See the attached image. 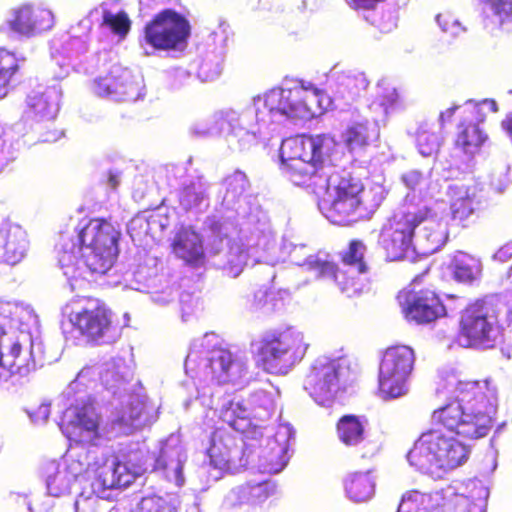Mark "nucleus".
Returning <instances> with one entry per match:
<instances>
[{
	"instance_id": "nucleus-1",
	"label": "nucleus",
	"mask_w": 512,
	"mask_h": 512,
	"mask_svg": "<svg viewBox=\"0 0 512 512\" xmlns=\"http://www.w3.org/2000/svg\"><path fill=\"white\" fill-rule=\"evenodd\" d=\"M95 376L118 401L113 403L108 431L111 437L129 435L158 418L159 406L147 397L138 381L132 383L133 371L123 359L83 368L57 400V406L62 409L58 425L62 433L76 444L70 447L61 461L49 460L41 466L47 492L53 497L68 494L78 478L90 475L99 464L95 452L103 436L99 415L87 391L88 382Z\"/></svg>"
},
{
	"instance_id": "nucleus-2",
	"label": "nucleus",
	"mask_w": 512,
	"mask_h": 512,
	"mask_svg": "<svg viewBox=\"0 0 512 512\" xmlns=\"http://www.w3.org/2000/svg\"><path fill=\"white\" fill-rule=\"evenodd\" d=\"M336 146L328 134L298 135L284 139L280 146V169L296 186L324 191L318 202L321 213L332 223L350 225L368 219L384 199L381 187L365 191L359 179L338 173L331 165Z\"/></svg>"
},
{
	"instance_id": "nucleus-3",
	"label": "nucleus",
	"mask_w": 512,
	"mask_h": 512,
	"mask_svg": "<svg viewBox=\"0 0 512 512\" xmlns=\"http://www.w3.org/2000/svg\"><path fill=\"white\" fill-rule=\"evenodd\" d=\"M322 109L323 95L312 83L285 80L281 87L254 97L241 112L216 111L209 119L195 122L189 131L198 138L223 135L232 149L243 151L266 139L277 125L310 119Z\"/></svg>"
},
{
	"instance_id": "nucleus-4",
	"label": "nucleus",
	"mask_w": 512,
	"mask_h": 512,
	"mask_svg": "<svg viewBox=\"0 0 512 512\" xmlns=\"http://www.w3.org/2000/svg\"><path fill=\"white\" fill-rule=\"evenodd\" d=\"M119 235L109 222L92 219L79 226L76 239L61 237L58 263L71 292L109 275L118 256Z\"/></svg>"
},
{
	"instance_id": "nucleus-5",
	"label": "nucleus",
	"mask_w": 512,
	"mask_h": 512,
	"mask_svg": "<svg viewBox=\"0 0 512 512\" xmlns=\"http://www.w3.org/2000/svg\"><path fill=\"white\" fill-rule=\"evenodd\" d=\"M436 393L449 396L450 402L433 412L434 422L464 439L475 440L489 433L498 399L488 381H462L451 375L439 383Z\"/></svg>"
},
{
	"instance_id": "nucleus-6",
	"label": "nucleus",
	"mask_w": 512,
	"mask_h": 512,
	"mask_svg": "<svg viewBox=\"0 0 512 512\" xmlns=\"http://www.w3.org/2000/svg\"><path fill=\"white\" fill-rule=\"evenodd\" d=\"M185 373L196 388V399L207 408L214 407V386L236 384L247 374L245 359L224 347L215 333L193 340L186 356Z\"/></svg>"
},
{
	"instance_id": "nucleus-7",
	"label": "nucleus",
	"mask_w": 512,
	"mask_h": 512,
	"mask_svg": "<svg viewBox=\"0 0 512 512\" xmlns=\"http://www.w3.org/2000/svg\"><path fill=\"white\" fill-rule=\"evenodd\" d=\"M231 217L212 215L204 222L206 252L213 258V264L232 278L242 273L249 258L255 263L274 266L279 261L277 244L271 252L262 244L249 245L240 239L239 226Z\"/></svg>"
},
{
	"instance_id": "nucleus-8",
	"label": "nucleus",
	"mask_w": 512,
	"mask_h": 512,
	"mask_svg": "<svg viewBox=\"0 0 512 512\" xmlns=\"http://www.w3.org/2000/svg\"><path fill=\"white\" fill-rule=\"evenodd\" d=\"M225 193L222 199V207L236 221L239 226V236L249 245L262 244L266 250L275 249V236L271 230L266 212L256 203L255 199L247 195L249 181L242 171L236 170L228 175L224 181Z\"/></svg>"
},
{
	"instance_id": "nucleus-9",
	"label": "nucleus",
	"mask_w": 512,
	"mask_h": 512,
	"mask_svg": "<svg viewBox=\"0 0 512 512\" xmlns=\"http://www.w3.org/2000/svg\"><path fill=\"white\" fill-rule=\"evenodd\" d=\"M62 315L67 320L62 322L63 333L76 344H110L119 338L112 313L100 299L78 296L62 308Z\"/></svg>"
},
{
	"instance_id": "nucleus-10",
	"label": "nucleus",
	"mask_w": 512,
	"mask_h": 512,
	"mask_svg": "<svg viewBox=\"0 0 512 512\" xmlns=\"http://www.w3.org/2000/svg\"><path fill=\"white\" fill-rule=\"evenodd\" d=\"M469 456L468 448L447 437L440 430L423 433L408 452L411 466L433 478H442L447 472L463 465Z\"/></svg>"
},
{
	"instance_id": "nucleus-11",
	"label": "nucleus",
	"mask_w": 512,
	"mask_h": 512,
	"mask_svg": "<svg viewBox=\"0 0 512 512\" xmlns=\"http://www.w3.org/2000/svg\"><path fill=\"white\" fill-rule=\"evenodd\" d=\"M252 346L266 372L286 375L303 360L309 343L302 331L289 326L265 331Z\"/></svg>"
},
{
	"instance_id": "nucleus-12",
	"label": "nucleus",
	"mask_w": 512,
	"mask_h": 512,
	"mask_svg": "<svg viewBox=\"0 0 512 512\" xmlns=\"http://www.w3.org/2000/svg\"><path fill=\"white\" fill-rule=\"evenodd\" d=\"M466 489L467 495L456 494L448 504L444 503L445 497L440 491H410L402 497L397 512H485L488 487L481 480L472 479Z\"/></svg>"
},
{
	"instance_id": "nucleus-13",
	"label": "nucleus",
	"mask_w": 512,
	"mask_h": 512,
	"mask_svg": "<svg viewBox=\"0 0 512 512\" xmlns=\"http://www.w3.org/2000/svg\"><path fill=\"white\" fill-rule=\"evenodd\" d=\"M99 446L95 454L99 461L97 467L102 470V486L125 488L149 469L153 471L154 457L144 444L130 443L113 456H108Z\"/></svg>"
},
{
	"instance_id": "nucleus-14",
	"label": "nucleus",
	"mask_w": 512,
	"mask_h": 512,
	"mask_svg": "<svg viewBox=\"0 0 512 512\" xmlns=\"http://www.w3.org/2000/svg\"><path fill=\"white\" fill-rule=\"evenodd\" d=\"M190 36V24L180 13L164 9L148 22L139 37L144 55H154L156 51H182Z\"/></svg>"
},
{
	"instance_id": "nucleus-15",
	"label": "nucleus",
	"mask_w": 512,
	"mask_h": 512,
	"mask_svg": "<svg viewBox=\"0 0 512 512\" xmlns=\"http://www.w3.org/2000/svg\"><path fill=\"white\" fill-rule=\"evenodd\" d=\"M354 381L345 359L317 358L304 380V389L318 404L329 407L341 389Z\"/></svg>"
},
{
	"instance_id": "nucleus-16",
	"label": "nucleus",
	"mask_w": 512,
	"mask_h": 512,
	"mask_svg": "<svg viewBox=\"0 0 512 512\" xmlns=\"http://www.w3.org/2000/svg\"><path fill=\"white\" fill-rule=\"evenodd\" d=\"M500 336L498 311L492 301L477 300L461 313L458 343L462 347H493Z\"/></svg>"
},
{
	"instance_id": "nucleus-17",
	"label": "nucleus",
	"mask_w": 512,
	"mask_h": 512,
	"mask_svg": "<svg viewBox=\"0 0 512 512\" xmlns=\"http://www.w3.org/2000/svg\"><path fill=\"white\" fill-rule=\"evenodd\" d=\"M417 228L416 207L404 206L385 223L378 243L390 261L414 260L417 254L414 234Z\"/></svg>"
},
{
	"instance_id": "nucleus-18",
	"label": "nucleus",
	"mask_w": 512,
	"mask_h": 512,
	"mask_svg": "<svg viewBox=\"0 0 512 512\" xmlns=\"http://www.w3.org/2000/svg\"><path fill=\"white\" fill-rule=\"evenodd\" d=\"M414 362V351L408 346L386 349L379 366V390L383 399H396L408 393Z\"/></svg>"
},
{
	"instance_id": "nucleus-19",
	"label": "nucleus",
	"mask_w": 512,
	"mask_h": 512,
	"mask_svg": "<svg viewBox=\"0 0 512 512\" xmlns=\"http://www.w3.org/2000/svg\"><path fill=\"white\" fill-rule=\"evenodd\" d=\"M295 431L288 424H280L272 437L265 439L258 451L245 448V464H253L261 473L277 474L281 472L291 457V445L294 442Z\"/></svg>"
},
{
	"instance_id": "nucleus-20",
	"label": "nucleus",
	"mask_w": 512,
	"mask_h": 512,
	"mask_svg": "<svg viewBox=\"0 0 512 512\" xmlns=\"http://www.w3.org/2000/svg\"><path fill=\"white\" fill-rule=\"evenodd\" d=\"M93 93L115 102L136 101L142 97V82L118 63L104 69L91 85Z\"/></svg>"
},
{
	"instance_id": "nucleus-21",
	"label": "nucleus",
	"mask_w": 512,
	"mask_h": 512,
	"mask_svg": "<svg viewBox=\"0 0 512 512\" xmlns=\"http://www.w3.org/2000/svg\"><path fill=\"white\" fill-rule=\"evenodd\" d=\"M61 95L62 91L58 85H39L33 89L26 97L23 122L16 123L13 129L19 134H24L26 124L29 129H35L41 128L42 124L53 123L60 109Z\"/></svg>"
},
{
	"instance_id": "nucleus-22",
	"label": "nucleus",
	"mask_w": 512,
	"mask_h": 512,
	"mask_svg": "<svg viewBox=\"0 0 512 512\" xmlns=\"http://www.w3.org/2000/svg\"><path fill=\"white\" fill-rule=\"evenodd\" d=\"M366 246L362 241L352 240L348 248L342 253V268H336L334 273L326 279L333 280L342 293L351 297L362 291L363 285L360 282V276L368 271L364 260Z\"/></svg>"
},
{
	"instance_id": "nucleus-23",
	"label": "nucleus",
	"mask_w": 512,
	"mask_h": 512,
	"mask_svg": "<svg viewBox=\"0 0 512 512\" xmlns=\"http://www.w3.org/2000/svg\"><path fill=\"white\" fill-rule=\"evenodd\" d=\"M398 301L409 322L428 324L446 315L445 306L431 290L402 291Z\"/></svg>"
},
{
	"instance_id": "nucleus-24",
	"label": "nucleus",
	"mask_w": 512,
	"mask_h": 512,
	"mask_svg": "<svg viewBox=\"0 0 512 512\" xmlns=\"http://www.w3.org/2000/svg\"><path fill=\"white\" fill-rule=\"evenodd\" d=\"M233 35L230 25L219 20L217 28L210 34L212 44L202 52L196 62L197 76L202 82L214 81L223 69L226 47Z\"/></svg>"
},
{
	"instance_id": "nucleus-25",
	"label": "nucleus",
	"mask_w": 512,
	"mask_h": 512,
	"mask_svg": "<svg viewBox=\"0 0 512 512\" xmlns=\"http://www.w3.org/2000/svg\"><path fill=\"white\" fill-rule=\"evenodd\" d=\"M187 454L177 435H170L161 443L160 450L153 460V472L163 476L177 487L184 484L183 467Z\"/></svg>"
},
{
	"instance_id": "nucleus-26",
	"label": "nucleus",
	"mask_w": 512,
	"mask_h": 512,
	"mask_svg": "<svg viewBox=\"0 0 512 512\" xmlns=\"http://www.w3.org/2000/svg\"><path fill=\"white\" fill-rule=\"evenodd\" d=\"M53 25L54 16L50 10L25 5L13 12L1 30L7 28L18 35L33 36L51 29Z\"/></svg>"
},
{
	"instance_id": "nucleus-27",
	"label": "nucleus",
	"mask_w": 512,
	"mask_h": 512,
	"mask_svg": "<svg viewBox=\"0 0 512 512\" xmlns=\"http://www.w3.org/2000/svg\"><path fill=\"white\" fill-rule=\"evenodd\" d=\"M417 228L414 234V245L419 255H430L437 252L448 238L447 223L433 216H427L416 208Z\"/></svg>"
},
{
	"instance_id": "nucleus-28",
	"label": "nucleus",
	"mask_w": 512,
	"mask_h": 512,
	"mask_svg": "<svg viewBox=\"0 0 512 512\" xmlns=\"http://www.w3.org/2000/svg\"><path fill=\"white\" fill-rule=\"evenodd\" d=\"M468 108H472L475 113V120L477 123L470 121L469 123L461 122L458 129L456 138V147L461 149L467 155H474L480 146L486 141L487 135L480 129L479 123L485 119V114L482 112L484 107H487L492 112L498 111L497 103L492 99H485L479 103H474L472 100L466 102Z\"/></svg>"
},
{
	"instance_id": "nucleus-29",
	"label": "nucleus",
	"mask_w": 512,
	"mask_h": 512,
	"mask_svg": "<svg viewBox=\"0 0 512 512\" xmlns=\"http://www.w3.org/2000/svg\"><path fill=\"white\" fill-rule=\"evenodd\" d=\"M87 51L86 40L81 37H70L64 42L60 51H57V56L53 54L56 63L60 66L61 72L57 75L58 78H64L68 75L70 68L83 71L85 73H92L100 64L104 67L110 56L109 51L98 53L95 58L97 59L96 65L83 66L81 56Z\"/></svg>"
},
{
	"instance_id": "nucleus-30",
	"label": "nucleus",
	"mask_w": 512,
	"mask_h": 512,
	"mask_svg": "<svg viewBox=\"0 0 512 512\" xmlns=\"http://www.w3.org/2000/svg\"><path fill=\"white\" fill-rule=\"evenodd\" d=\"M328 85L335 99H342L345 103L349 104L366 90L369 81L362 72L344 71L335 66L328 74Z\"/></svg>"
},
{
	"instance_id": "nucleus-31",
	"label": "nucleus",
	"mask_w": 512,
	"mask_h": 512,
	"mask_svg": "<svg viewBox=\"0 0 512 512\" xmlns=\"http://www.w3.org/2000/svg\"><path fill=\"white\" fill-rule=\"evenodd\" d=\"M238 445L236 444L235 439L221 431H217L212 435L211 444L207 450L210 463L217 469H231L236 466V459L242 454L240 460V465H246L245 462L242 463L243 452Z\"/></svg>"
},
{
	"instance_id": "nucleus-32",
	"label": "nucleus",
	"mask_w": 512,
	"mask_h": 512,
	"mask_svg": "<svg viewBox=\"0 0 512 512\" xmlns=\"http://www.w3.org/2000/svg\"><path fill=\"white\" fill-rule=\"evenodd\" d=\"M275 491L276 485L269 480L247 482L230 490L225 496L224 504L231 508L245 504L260 505L274 495Z\"/></svg>"
},
{
	"instance_id": "nucleus-33",
	"label": "nucleus",
	"mask_w": 512,
	"mask_h": 512,
	"mask_svg": "<svg viewBox=\"0 0 512 512\" xmlns=\"http://www.w3.org/2000/svg\"><path fill=\"white\" fill-rule=\"evenodd\" d=\"M290 246L289 256L291 261L312 273L315 279H326L334 273V263L330 259L329 254L325 252L310 254L307 251V246L304 244L296 245L291 243Z\"/></svg>"
},
{
	"instance_id": "nucleus-34",
	"label": "nucleus",
	"mask_w": 512,
	"mask_h": 512,
	"mask_svg": "<svg viewBox=\"0 0 512 512\" xmlns=\"http://www.w3.org/2000/svg\"><path fill=\"white\" fill-rule=\"evenodd\" d=\"M26 232L20 226H7L0 229V257L8 264L19 263L28 250Z\"/></svg>"
},
{
	"instance_id": "nucleus-35",
	"label": "nucleus",
	"mask_w": 512,
	"mask_h": 512,
	"mask_svg": "<svg viewBox=\"0 0 512 512\" xmlns=\"http://www.w3.org/2000/svg\"><path fill=\"white\" fill-rule=\"evenodd\" d=\"M210 184L204 177L184 183L179 191V205L186 212L198 214L209 207Z\"/></svg>"
},
{
	"instance_id": "nucleus-36",
	"label": "nucleus",
	"mask_w": 512,
	"mask_h": 512,
	"mask_svg": "<svg viewBox=\"0 0 512 512\" xmlns=\"http://www.w3.org/2000/svg\"><path fill=\"white\" fill-rule=\"evenodd\" d=\"M212 409L219 411L220 419L236 431L244 432L250 425V409L245 401L238 397L228 396L223 399L214 397Z\"/></svg>"
},
{
	"instance_id": "nucleus-37",
	"label": "nucleus",
	"mask_w": 512,
	"mask_h": 512,
	"mask_svg": "<svg viewBox=\"0 0 512 512\" xmlns=\"http://www.w3.org/2000/svg\"><path fill=\"white\" fill-rule=\"evenodd\" d=\"M377 131L368 120L352 121L341 133V141L353 155H360L368 147Z\"/></svg>"
},
{
	"instance_id": "nucleus-38",
	"label": "nucleus",
	"mask_w": 512,
	"mask_h": 512,
	"mask_svg": "<svg viewBox=\"0 0 512 512\" xmlns=\"http://www.w3.org/2000/svg\"><path fill=\"white\" fill-rule=\"evenodd\" d=\"M93 479L89 487H84L82 492L75 500V512H99L100 499H108L110 491L118 488L117 486H102L100 485L103 479L102 470L96 467L92 472Z\"/></svg>"
},
{
	"instance_id": "nucleus-39",
	"label": "nucleus",
	"mask_w": 512,
	"mask_h": 512,
	"mask_svg": "<svg viewBox=\"0 0 512 512\" xmlns=\"http://www.w3.org/2000/svg\"><path fill=\"white\" fill-rule=\"evenodd\" d=\"M205 250L201 237L191 228L180 229L174 238V253L187 263H197L202 260Z\"/></svg>"
},
{
	"instance_id": "nucleus-40",
	"label": "nucleus",
	"mask_w": 512,
	"mask_h": 512,
	"mask_svg": "<svg viewBox=\"0 0 512 512\" xmlns=\"http://www.w3.org/2000/svg\"><path fill=\"white\" fill-rule=\"evenodd\" d=\"M399 106L400 95L396 87L387 79L380 80L376 86L375 99L369 105V109L376 114L374 121L381 120Z\"/></svg>"
},
{
	"instance_id": "nucleus-41",
	"label": "nucleus",
	"mask_w": 512,
	"mask_h": 512,
	"mask_svg": "<svg viewBox=\"0 0 512 512\" xmlns=\"http://www.w3.org/2000/svg\"><path fill=\"white\" fill-rule=\"evenodd\" d=\"M347 497L355 503L369 501L375 492V478L372 471L349 473L344 479Z\"/></svg>"
},
{
	"instance_id": "nucleus-42",
	"label": "nucleus",
	"mask_w": 512,
	"mask_h": 512,
	"mask_svg": "<svg viewBox=\"0 0 512 512\" xmlns=\"http://www.w3.org/2000/svg\"><path fill=\"white\" fill-rule=\"evenodd\" d=\"M449 195L451 196V213L455 219L464 220L479 207L475 187L458 184L450 185Z\"/></svg>"
},
{
	"instance_id": "nucleus-43",
	"label": "nucleus",
	"mask_w": 512,
	"mask_h": 512,
	"mask_svg": "<svg viewBox=\"0 0 512 512\" xmlns=\"http://www.w3.org/2000/svg\"><path fill=\"white\" fill-rule=\"evenodd\" d=\"M368 421L365 417L357 415H344L336 425L338 439L345 446L356 447L366 438Z\"/></svg>"
},
{
	"instance_id": "nucleus-44",
	"label": "nucleus",
	"mask_w": 512,
	"mask_h": 512,
	"mask_svg": "<svg viewBox=\"0 0 512 512\" xmlns=\"http://www.w3.org/2000/svg\"><path fill=\"white\" fill-rule=\"evenodd\" d=\"M451 270L456 281L472 284L481 277L482 263L470 254L457 252L452 259Z\"/></svg>"
},
{
	"instance_id": "nucleus-45",
	"label": "nucleus",
	"mask_w": 512,
	"mask_h": 512,
	"mask_svg": "<svg viewBox=\"0 0 512 512\" xmlns=\"http://www.w3.org/2000/svg\"><path fill=\"white\" fill-rule=\"evenodd\" d=\"M134 277L137 286L133 289L150 294L151 301L156 305L165 306L172 302L177 296V292L172 287L158 290L157 283L159 280L156 277H149L145 282H142L141 280L144 278L142 270L135 272Z\"/></svg>"
},
{
	"instance_id": "nucleus-46",
	"label": "nucleus",
	"mask_w": 512,
	"mask_h": 512,
	"mask_svg": "<svg viewBox=\"0 0 512 512\" xmlns=\"http://www.w3.org/2000/svg\"><path fill=\"white\" fill-rule=\"evenodd\" d=\"M19 60L13 52L0 48V100L4 98L19 69Z\"/></svg>"
},
{
	"instance_id": "nucleus-47",
	"label": "nucleus",
	"mask_w": 512,
	"mask_h": 512,
	"mask_svg": "<svg viewBox=\"0 0 512 512\" xmlns=\"http://www.w3.org/2000/svg\"><path fill=\"white\" fill-rule=\"evenodd\" d=\"M245 403L250 409V416L253 414L262 420L269 418L275 411L274 394L263 389L252 392Z\"/></svg>"
},
{
	"instance_id": "nucleus-48",
	"label": "nucleus",
	"mask_w": 512,
	"mask_h": 512,
	"mask_svg": "<svg viewBox=\"0 0 512 512\" xmlns=\"http://www.w3.org/2000/svg\"><path fill=\"white\" fill-rule=\"evenodd\" d=\"M131 512H177L176 498L172 495H146Z\"/></svg>"
},
{
	"instance_id": "nucleus-49",
	"label": "nucleus",
	"mask_w": 512,
	"mask_h": 512,
	"mask_svg": "<svg viewBox=\"0 0 512 512\" xmlns=\"http://www.w3.org/2000/svg\"><path fill=\"white\" fill-rule=\"evenodd\" d=\"M282 306L281 299L277 298L275 293L264 286L257 289L250 301V310L268 315Z\"/></svg>"
},
{
	"instance_id": "nucleus-50",
	"label": "nucleus",
	"mask_w": 512,
	"mask_h": 512,
	"mask_svg": "<svg viewBox=\"0 0 512 512\" xmlns=\"http://www.w3.org/2000/svg\"><path fill=\"white\" fill-rule=\"evenodd\" d=\"M416 143L419 153L424 156H432L440 146V136L430 131L428 124L420 125L417 131Z\"/></svg>"
},
{
	"instance_id": "nucleus-51",
	"label": "nucleus",
	"mask_w": 512,
	"mask_h": 512,
	"mask_svg": "<svg viewBox=\"0 0 512 512\" xmlns=\"http://www.w3.org/2000/svg\"><path fill=\"white\" fill-rule=\"evenodd\" d=\"M130 20L125 12L112 13L104 9L102 11V25L113 33L124 37L130 30Z\"/></svg>"
},
{
	"instance_id": "nucleus-52",
	"label": "nucleus",
	"mask_w": 512,
	"mask_h": 512,
	"mask_svg": "<svg viewBox=\"0 0 512 512\" xmlns=\"http://www.w3.org/2000/svg\"><path fill=\"white\" fill-rule=\"evenodd\" d=\"M9 501L19 512H50V503L38 504L26 493L11 492Z\"/></svg>"
},
{
	"instance_id": "nucleus-53",
	"label": "nucleus",
	"mask_w": 512,
	"mask_h": 512,
	"mask_svg": "<svg viewBox=\"0 0 512 512\" xmlns=\"http://www.w3.org/2000/svg\"><path fill=\"white\" fill-rule=\"evenodd\" d=\"M510 165L506 162L497 163L491 170L489 175V184L491 188L497 193H503L511 184L508 176Z\"/></svg>"
},
{
	"instance_id": "nucleus-54",
	"label": "nucleus",
	"mask_w": 512,
	"mask_h": 512,
	"mask_svg": "<svg viewBox=\"0 0 512 512\" xmlns=\"http://www.w3.org/2000/svg\"><path fill=\"white\" fill-rule=\"evenodd\" d=\"M436 22L441 31L452 38H458L467 31L466 27L449 13L438 14L436 16Z\"/></svg>"
},
{
	"instance_id": "nucleus-55",
	"label": "nucleus",
	"mask_w": 512,
	"mask_h": 512,
	"mask_svg": "<svg viewBox=\"0 0 512 512\" xmlns=\"http://www.w3.org/2000/svg\"><path fill=\"white\" fill-rule=\"evenodd\" d=\"M127 231L131 238L136 241H142L148 233V212H142L133 217L127 226Z\"/></svg>"
},
{
	"instance_id": "nucleus-56",
	"label": "nucleus",
	"mask_w": 512,
	"mask_h": 512,
	"mask_svg": "<svg viewBox=\"0 0 512 512\" xmlns=\"http://www.w3.org/2000/svg\"><path fill=\"white\" fill-rule=\"evenodd\" d=\"M401 182L407 189L421 193L427 184V177L421 171L412 169L402 174Z\"/></svg>"
},
{
	"instance_id": "nucleus-57",
	"label": "nucleus",
	"mask_w": 512,
	"mask_h": 512,
	"mask_svg": "<svg viewBox=\"0 0 512 512\" xmlns=\"http://www.w3.org/2000/svg\"><path fill=\"white\" fill-rule=\"evenodd\" d=\"M168 226V219L156 211L148 212L149 237L155 239Z\"/></svg>"
},
{
	"instance_id": "nucleus-58",
	"label": "nucleus",
	"mask_w": 512,
	"mask_h": 512,
	"mask_svg": "<svg viewBox=\"0 0 512 512\" xmlns=\"http://www.w3.org/2000/svg\"><path fill=\"white\" fill-rule=\"evenodd\" d=\"M181 317L187 322L196 310L199 308V302L196 297L190 293H182L180 295Z\"/></svg>"
},
{
	"instance_id": "nucleus-59",
	"label": "nucleus",
	"mask_w": 512,
	"mask_h": 512,
	"mask_svg": "<svg viewBox=\"0 0 512 512\" xmlns=\"http://www.w3.org/2000/svg\"><path fill=\"white\" fill-rule=\"evenodd\" d=\"M491 10L503 22L505 19L512 17V0H485Z\"/></svg>"
},
{
	"instance_id": "nucleus-60",
	"label": "nucleus",
	"mask_w": 512,
	"mask_h": 512,
	"mask_svg": "<svg viewBox=\"0 0 512 512\" xmlns=\"http://www.w3.org/2000/svg\"><path fill=\"white\" fill-rule=\"evenodd\" d=\"M50 406V403L43 402L37 407V409L27 411L31 421L37 425L46 423L50 415Z\"/></svg>"
},
{
	"instance_id": "nucleus-61",
	"label": "nucleus",
	"mask_w": 512,
	"mask_h": 512,
	"mask_svg": "<svg viewBox=\"0 0 512 512\" xmlns=\"http://www.w3.org/2000/svg\"><path fill=\"white\" fill-rule=\"evenodd\" d=\"M52 123L42 124L41 128L32 129L39 134V141L41 142H55L63 136V132L55 129H50Z\"/></svg>"
},
{
	"instance_id": "nucleus-62",
	"label": "nucleus",
	"mask_w": 512,
	"mask_h": 512,
	"mask_svg": "<svg viewBox=\"0 0 512 512\" xmlns=\"http://www.w3.org/2000/svg\"><path fill=\"white\" fill-rule=\"evenodd\" d=\"M384 0H346L348 5L356 10H374L378 3Z\"/></svg>"
},
{
	"instance_id": "nucleus-63",
	"label": "nucleus",
	"mask_w": 512,
	"mask_h": 512,
	"mask_svg": "<svg viewBox=\"0 0 512 512\" xmlns=\"http://www.w3.org/2000/svg\"><path fill=\"white\" fill-rule=\"evenodd\" d=\"M512 257V240L500 247L493 255L492 259L499 262H506Z\"/></svg>"
},
{
	"instance_id": "nucleus-64",
	"label": "nucleus",
	"mask_w": 512,
	"mask_h": 512,
	"mask_svg": "<svg viewBox=\"0 0 512 512\" xmlns=\"http://www.w3.org/2000/svg\"><path fill=\"white\" fill-rule=\"evenodd\" d=\"M502 129L507 133L512 141V113L508 114L505 119L501 122Z\"/></svg>"
}]
</instances>
